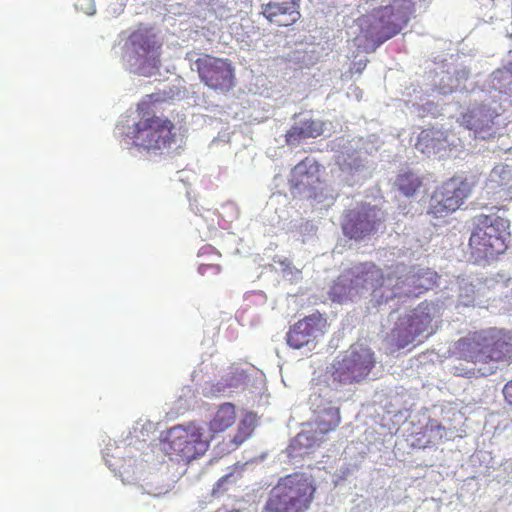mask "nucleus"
Wrapping results in <instances>:
<instances>
[{"label":"nucleus","instance_id":"obj_1","mask_svg":"<svg viewBox=\"0 0 512 512\" xmlns=\"http://www.w3.org/2000/svg\"><path fill=\"white\" fill-rule=\"evenodd\" d=\"M458 363L454 374L461 377H487L493 375L499 364L512 362V333L504 329L489 328L469 333L454 345Z\"/></svg>","mask_w":512,"mask_h":512},{"label":"nucleus","instance_id":"obj_2","mask_svg":"<svg viewBox=\"0 0 512 512\" xmlns=\"http://www.w3.org/2000/svg\"><path fill=\"white\" fill-rule=\"evenodd\" d=\"M415 13L412 0H392L388 5L371 9L357 18L360 34L356 45L366 53H373L386 41L398 35Z\"/></svg>","mask_w":512,"mask_h":512},{"label":"nucleus","instance_id":"obj_3","mask_svg":"<svg viewBox=\"0 0 512 512\" xmlns=\"http://www.w3.org/2000/svg\"><path fill=\"white\" fill-rule=\"evenodd\" d=\"M393 278L385 280L384 271L373 262L355 265L343 271L333 282L329 298L333 302L344 303L369 294L375 305H382L399 294L390 285Z\"/></svg>","mask_w":512,"mask_h":512},{"label":"nucleus","instance_id":"obj_4","mask_svg":"<svg viewBox=\"0 0 512 512\" xmlns=\"http://www.w3.org/2000/svg\"><path fill=\"white\" fill-rule=\"evenodd\" d=\"M312 475L294 472L279 478L268 493L261 512H308L316 494Z\"/></svg>","mask_w":512,"mask_h":512},{"label":"nucleus","instance_id":"obj_5","mask_svg":"<svg viewBox=\"0 0 512 512\" xmlns=\"http://www.w3.org/2000/svg\"><path fill=\"white\" fill-rule=\"evenodd\" d=\"M510 221L497 212L477 214L472 218L469 247L476 260L495 258L508 248Z\"/></svg>","mask_w":512,"mask_h":512},{"label":"nucleus","instance_id":"obj_6","mask_svg":"<svg viewBox=\"0 0 512 512\" xmlns=\"http://www.w3.org/2000/svg\"><path fill=\"white\" fill-rule=\"evenodd\" d=\"M137 113L138 120L129 132L134 146L147 151H159L176 143V125L170 118L157 114L149 103L138 104Z\"/></svg>","mask_w":512,"mask_h":512},{"label":"nucleus","instance_id":"obj_7","mask_svg":"<svg viewBox=\"0 0 512 512\" xmlns=\"http://www.w3.org/2000/svg\"><path fill=\"white\" fill-rule=\"evenodd\" d=\"M209 448L204 428L195 421L177 424L165 432L163 450L179 461L190 462L203 456Z\"/></svg>","mask_w":512,"mask_h":512},{"label":"nucleus","instance_id":"obj_8","mask_svg":"<svg viewBox=\"0 0 512 512\" xmlns=\"http://www.w3.org/2000/svg\"><path fill=\"white\" fill-rule=\"evenodd\" d=\"M374 352L362 345H352L336 358L328 367L333 382L341 385H352L364 381L375 367Z\"/></svg>","mask_w":512,"mask_h":512},{"label":"nucleus","instance_id":"obj_9","mask_svg":"<svg viewBox=\"0 0 512 512\" xmlns=\"http://www.w3.org/2000/svg\"><path fill=\"white\" fill-rule=\"evenodd\" d=\"M471 194L467 179L451 177L442 182L432 192L427 214L434 218H444L456 212Z\"/></svg>","mask_w":512,"mask_h":512},{"label":"nucleus","instance_id":"obj_10","mask_svg":"<svg viewBox=\"0 0 512 512\" xmlns=\"http://www.w3.org/2000/svg\"><path fill=\"white\" fill-rule=\"evenodd\" d=\"M384 221V213L380 208L369 203H360L354 208L345 210L341 228L345 237L362 241L374 235Z\"/></svg>","mask_w":512,"mask_h":512},{"label":"nucleus","instance_id":"obj_11","mask_svg":"<svg viewBox=\"0 0 512 512\" xmlns=\"http://www.w3.org/2000/svg\"><path fill=\"white\" fill-rule=\"evenodd\" d=\"M202 83L212 90L227 93L235 86V68L230 60L202 54L194 62Z\"/></svg>","mask_w":512,"mask_h":512},{"label":"nucleus","instance_id":"obj_12","mask_svg":"<svg viewBox=\"0 0 512 512\" xmlns=\"http://www.w3.org/2000/svg\"><path fill=\"white\" fill-rule=\"evenodd\" d=\"M328 321L320 312H315L298 320L292 325L287 334V345L292 349L307 347L312 350L328 329Z\"/></svg>","mask_w":512,"mask_h":512},{"label":"nucleus","instance_id":"obj_13","mask_svg":"<svg viewBox=\"0 0 512 512\" xmlns=\"http://www.w3.org/2000/svg\"><path fill=\"white\" fill-rule=\"evenodd\" d=\"M433 315L428 306L419 305L412 314L404 318L394 331L396 345L399 349L412 344L418 337L425 338L435 333L432 325Z\"/></svg>","mask_w":512,"mask_h":512},{"label":"nucleus","instance_id":"obj_14","mask_svg":"<svg viewBox=\"0 0 512 512\" xmlns=\"http://www.w3.org/2000/svg\"><path fill=\"white\" fill-rule=\"evenodd\" d=\"M404 269L405 266L403 264H398L393 270L384 273L385 280L390 277L393 278L390 285L392 288L395 286L397 291H399V294L395 295L393 299L402 296H418L429 290L433 285L432 272L410 271L404 274Z\"/></svg>","mask_w":512,"mask_h":512},{"label":"nucleus","instance_id":"obj_15","mask_svg":"<svg viewBox=\"0 0 512 512\" xmlns=\"http://www.w3.org/2000/svg\"><path fill=\"white\" fill-rule=\"evenodd\" d=\"M260 14L271 24L288 27L301 17L299 0H267L260 6Z\"/></svg>","mask_w":512,"mask_h":512},{"label":"nucleus","instance_id":"obj_16","mask_svg":"<svg viewBox=\"0 0 512 512\" xmlns=\"http://www.w3.org/2000/svg\"><path fill=\"white\" fill-rule=\"evenodd\" d=\"M320 165L316 160L306 157L300 161L292 170V182L294 186L307 193L308 198H317V190L320 189L321 180L319 176Z\"/></svg>","mask_w":512,"mask_h":512},{"label":"nucleus","instance_id":"obj_17","mask_svg":"<svg viewBox=\"0 0 512 512\" xmlns=\"http://www.w3.org/2000/svg\"><path fill=\"white\" fill-rule=\"evenodd\" d=\"M130 42L137 56L136 63L140 66L158 67L161 44L157 42L154 34L147 30H138L131 34Z\"/></svg>","mask_w":512,"mask_h":512},{"label":"nucleus","instance_id":"obj_18","mask_svg":"<svg viewBox=\"0 0 512 512\" xmlns=\"http://www.w3.org/2000/svg\"><path fill=\"white\" fill-rule=\"evenodd\" d=\"M497 113L486 105H477L468 109L461 116V125L474 131L475 135L482 138L491 136L494 131V120Z\"/></svg>","mask_w":512,"mask_h":512},{"label":"nucleus","instance_id":"obj_19","mask_svg":"<svg viewBox=\"0 0 512 512\" xmlns=\"http://www.w3.org/2000/svg\"><path fill=\"white\" fill-rule=\"evenodd\" d=\"M326 123L321 119L303 118L295 122L285 134V142L289 146H296L302 140L318 138L324 134Z\"/></svg>","mask_w":512,"mask_h":512},{"label":"nucleus","instance_id":"obj_20","mask_svg":"<svg viewBox=\"0 0 512 512\" xmlns=\"http://www.w3.org/2000/svg\"><path fill=\"white\" fill-rule=\"evenodd\" d=\"M449 146L448 133L434 127L422 130L415 144L416 149L427 156L445 152Z\"/></svg>","mask_w":512,"mask_h":512},{"label":"nucleus","instance_id":"obj_21","mask_svg":"<svg viewBox=\"0 0 512 512\" xmlns=\"http://www.w3.org/2000/svg\"><path fill=\"white\" fill-rule=\"evenodd\" d=\"M315 414L316 431L321 434L335 430L341 422L340 410L333 406L332 402H328L327 406L322 409L317 406Z\"/></svg>","mask_w":512,"mask_h":512},{"label":"nucleus","instance_id":"obj_22","mask_svg":"<svg viewBox=\"0 0 512 512\" xmlns=\"http://www.w3.org/2000/svg\"><path fill=\"white\" fill-rule=\"evenodd\" d=\"M236 421V407L232 403L221 404L209 422V431L214 434L222 433L234 425Z\"/></svg>","mask_w":512,"mask_h":512},{"label":"nucleus","instance_id":"obj_23","mask_svg":"<svg viewBox=\"0 0 512 512\" xmlns=\"http://www.w3.org/2000/svg\"><path fill=\"white\" fill-rule=\"evenodd\" d=\"M395 189L406 198L414 197L423 187V178L417 173L407 170L397 174L394 180Z\"/></svg>","mask_w":512,"mask_h":512},{"label":"nucleus","instance_id":"obj_24","mask_svg":"<svg viewBox=\"0 0 512 512\" xmlns=\"http://www.w3.org/2000/svg\"><path fill=\"white\" fill-rule=\"evenodd\" d=\"M256 420V415L253 413H247L240 420L237 427V431L233 438L231 439L233 449L238 448L242 443H244L248 438H250L255 429Z\"/></svg>","mask_w":512,"mask_h":512},{"label":"nucleus","instance_id":"obj_25","mask_svg":"<svg viewBox=\"0 0 512 512\" xmlns=\"http://www.w3.org/2000/svg\"><path fill=\"white\" fill-rule=\"evenodd\" d=\"M446 436V428L442 426L437 420L429 419L426 423L422 437L425 441L419 446L426 448L438 444Z\"/></svg>","mask_w":512,"mask_h":512},{"label":"nucleus","instance_id":"obj_26","mask_svg":"<svg viewBox=\"0 0 512 512\" xmlns=\"http://www.w3.org/2000/svg\"><path fill=\"white\" fill-rule=\"evenodd\" d=\"M240 476V473L231 472L221 477L215 484L212 494L214 496H218L220 493L226 490V488L224 487L226 484L236 483Z\"/></svg>","mask_w":512,"mask_h":512},{"label":"nucleus","instance_id":"obj_27","mask_svg":"<svg viewBox=\"0 0 512 512\" xmlns=\"http://www.w3.org/2000/svg\"><path fill=\"white\" fill-rule=\"evenodd\" d=\"M221 271L219 264H201L198 268V272L203 276L219 275Z\"/></svg>","mask_w":512,"mask_h":512},{"label":"nucleus","instance_id":"obj_28","mask_svg":"<svg viewBox=\"0 0 512 512\" xmlns=\"http://www.w3.org/2000/svg\"><path fill=\"white\" fill-rule=\"evenodd\" d=\"M502 393L506 404L512 407V379L505 383Z\"/></svg>","mask_w":512,"mask_h":512},{"label":"nucleus","instance_id":"obj_29","mask_svg":"<svg viewBox=\"0 0 512 512\" xmlns=\"http://www.w3.org/2000/svg\"><path fill=\"white\" fill-rule=\"evenodd\" d=\"M367 63V59L355 62L351 68V73H361L366 68Z\"/></svg>","mask_w":512,"mask_h":512},{"label":"nucleus","instance_id":"obj_30","mask_svg":"<svg viewBox=\"0 0 512 512\" xmlns=\"http://www.w3.org/2000/svg\"><path fill=\"white\" fill-rule=\"evenodd\" d=\"M91 3H92V0H78V7L80 9H84V4H89L91 7L86 8L85 12L87 14H93L94 13V8L91 5Z\"/></svg>","mask_w":512,"mask_h":512},{"label":"nucleus","instance_id":"obj_31","mask_svg":"<svg viewBox=\"0 0 512 512\" xmlns=\"http://www.w3.org/2000/svg\"><path fill=\"white\" fill-rule=\"evenodd\" d=\"M303 437L307 438L305 433L298 434V439L299 440H301Z\"/></svg>","mask_w":512,"mask_h":512},{"label":"nucleus","instance_id":"obj_32","mask_svg":"<svg viewBox=\"0 0 512 512\" xmlns=\"http://www.w3.org/2000/svg\"><path fill=\"white\" fill-rule=\"evenodd\" d=\"M511 72H512V69H511Z\"/></svg>","mask_w":512,"mask_h":512}]
</instances>
